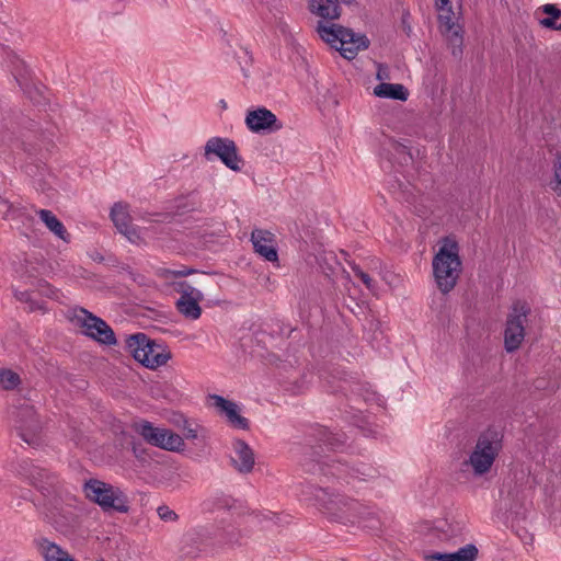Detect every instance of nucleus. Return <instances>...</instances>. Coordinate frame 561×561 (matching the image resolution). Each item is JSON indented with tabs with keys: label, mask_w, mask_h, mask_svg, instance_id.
Returning <instances> with one entry per match:
<instances>
[{
	"label": "nucleus",
	"mask_w": 561,
	"mask_h": 561,
	"mask_svg": "<svg viewBox=\"0 0 561 561\" xmlns=\"http://www.w3.org/2000/svg\"><path fill=\"white\" fill-rule=\"evenodd\" d=\"M131 451L138 460H140V461L147 460V457H148L147 449L142 446L141 443L133 442L131 443Z\"/></svg>",
	"instance_id": "42"
},
{
	"label": "nucleus",
	"mask_w": 561,
	"mask_h": 561,
	"mask_svg": "<svg viewBox=\"0 0 561 561\" xmlns=\"http://www.w3.org/2000/svg\"><path fill=\"white\" fill-rule=\"evenodd\" d=\"M234 457H231L233 468L243 474H248L253 470L255 459L254 453L249 444L243 439H234L232 443Z\"/></svg>",
	"instance_id": "20"
},
{
	"label": "nucleus",
	"mask_w": 561,
	"mask_h": 561,
	"mask_svg": "<svg viewBox=\"0 0 561 561\" xmlns=\"http://www.w3.org/2000/svg\"><path fill=\"white\" fill-rule=\"evenodd\" d=\"M350 265H351V268H352V271L354 272V274H355V276H356V277H359L360 272H364V271L359 267V265H357V264H355V263H350Z\"/></svg>",
	"instance_id": "53"
},
{
	"label": "nucleus",
	"mask_w": 561,
	"mask_h": 561,
	"mask_svg": "<svg viewBox=\"0 0 561 561\" xmlns=\"http://www.w3.org/2000/svg\"><path fill=\"white\" fill-rule=\"evenodd\" d=\"M210 543V537L205 528L187 530L180 540V552L183 557H196Z\"/></svg>",
	"instance_id": "16"
},
{
	"label": "nucleus",
	"mask_w": 561,
	"mask_h": 561,
	"mask_svg": "<svg viewBox=\"0 0 561 561\" xmlns=\"http://www.w3.org/2000/svg\"><path fill=\"white\" fill-rule=\"evenodd\" d=\"M22 379L20 375L11 369L2 368V389L14 390L21 385Z\"/></svg>",
	"instance_id": "34"
},
{
	"label": "nucleus",
	"mask_w": 561,
	"mask_h": 561,
	"mask_svg": "<svg viewBox=\"0 0 561 561\" xmlns=\"http://www.w3.org/2000/svg\"><path fill=\"white\" fill-rule=\"evenodd\" d=\"M540 25L546 27V28L558 31V25L559 24H557L556 19L547 16V18L540 20Z\"/></svg>",
	"instance_id": "46"
},
{
	"label": "nucleus",
	"mask_w": 561,
	"mask_h": 561,
	"mask_svg": "<svg viewBox=\"0 0 561 561\" xmlns=\"http://www.w3.org/2000/svg\"><path fill=\"white\" fill-rule=\"evenodd\" d=\"M149 352H146L147 355L144 356V366L149 369H156L162 365H165L167 362L171 358V352L168 347L156 340L149 337Z\"/></svg>",
	"instance_id": "25"
},
{
	"label": "nucleus",
	"mask_w": 561,
	"mask_h": 561,
	"mask_svg": "<svg viewBox=\"0 0 561 561\" xmlns=\"http://www.w3.org/2000/svg\"><path fill=\"white\" fill-rule=\"evenodd\" d=\"M458 250L456 242H451L449 248L445 243L433 259V273L443 294L449 293L457 284L461 267Z\"/></svg>",
	"instance_id": "6"
},
{
	"label": "nucleus",
	"mask_w": 561,
	"mask_h": 561,
	"mask_svg": "<svg viewBox=\"0 0 561 561\" xmlns=\"http://www.w3.org/2000/svg\"><path fill=\"white\" fill-rule=\"evenodd\" d=\"M309 489L318 510L331 522L354 524L369 515L368 508L354 499L329 488L311 485Z\"/></svg>",
	"instance_id": "1"
},
{
	"label": "nucleus",
	"mask_w": 561,
	"mask_h": 561,
	"mask_svg": "<svg viewBox=\"0 0 561 561\" xmlns=\"http://www.w3.org/2000/svg\"><path fill=\"white\" fill-rule=\"evenodd\" d=\"M14 297L16 298V300L21 301V302H26L27 299L31 297V294L28 290H14Z\"/></svg>",
	"instance_id": "49"
},
{
	"label": "nucleus",
	"mask_w": 561,
	"mask_h": 561,
	"mask_svg": "<svg viewBox=\"0 0 561 561\" xmlns=\"http://www.w3.org/2000/svg\"><path fill=\"white\" fill-rule=\"evenodd\" d=\"M221 105H222L224 108H226V106H227L226 102L224 100L221 101Z\"/></svg>",
	"instance_id": "57"
},
{
	"label": "nucleus",
	"mask_w": 561,
	"mask_h": 561,
	"mask_svg": "<svg viewBox=\"0 0 561 561\" xmlns=\"http://www.w3.org/2000/svg\"><path fill=\"white\" fill-rule=\"evenodd\" d=\"M128 206L122 202H117L111 208L110 217L116 229L128 240L133 241L136 237V230L130 222Z\"/></svg>",
	"instance_id": "22"
},
{
	"label": "nucleus",
	"mask_w": 561,
	"mask_h": 561,
	"mask_svg": "<svg viewBox=\"0 0 561 561\" xmlns=\"http://www.w3.org/2000/svg\"><path fill=\"white\" fill-rule=\"evenodd\" d=\"M83 492L85 497L98 504L103 512L126 514L130 510L126 493L111 483L92 478L84 482Z\"/></svg>",
	"instance_id": "5"
},
{
	"label": "nucleus",
	"mask_w": 561,
	"mask_h": 561,
	"mask_svg": "<svg viewBox=\"0 0 561 561\" xmlns=\"http://www.w3.org/2000/svg\"><path fill=\"white\" fill-rule=\"evenodd\" d=\"M2 66H5L10 73V82L16 84L24 95L36 106L48 104L47 88L34 83L32 71L24 59L9 47L2 45Z\"/></svg>",
	"instance_id": "3"
},
{
	"label": "nucleus",
	"mask_w": 561,
	"mask_h": 561,
	"mask_svg": "<svg viewBox=\"0 0 561 561\" xmlns=\"http://www.w3.org/2000/svg\"><path fill=\"white\" fill-rule=\"evenodd\" d=\"M80 312L83 314V318L78 317V321L84 328L83 333L85 336L107 346L117 344L113 329L103 319L84 308H81Z\"/></svg>",
	"instance_id": "12"
},
{
	"label": "nucleus",
	"mask_w": 561,
	"mask_h": 561,
	"mask_svg": "<svg viewBox=\"0 0 561 561\" xmlns=\"http://www.w3.org/2000/svg\"><path fill=\"white\" fill-rule=\"evenodd\" d=\"M368 289H371L375 285L374 279L366 272H360L358 277Z\"/></svg>",
	"instance_id": "47"
},
{
	"label": "nucleus",
	"mask_w": 561,
	"mask_h": 561,
	"mask_svg": "<svg viewBox=\"0 0 561 561\" xmlns=\"http://www.w3.org/2000/svg\"><path fill=\"white\" fill-rule=\"evenodd\" d=\"M352 2H353V0H339V4L340 3L351 4Z\"/></svg>",
	"instance_id": "56"
},
{
	"label": "nucleus",
	"mask_w": 561,
	"mask_h": 561,
	"mask_svg": "<svg viewBox=\"0 0 561 561\" xmlns=\"http://www.w3.org/2000/svg\"><path fill=\"white\" fill-rule=\"evenodd\" d=\"M554 185L551 183V188L558 192L561 188V151L557 154L554 161Z\"/></svg>",
	"instance_id": "40"
},
{
	"label": "nucleus",
	"mask_w": 561,
	"mask_h": 561,
	"mask_svg": "<svg viewBox=\"0 0 561 561\" xmlns=\"http://www.w3.org/2000/svg\"><path fill=\"white\" fill-rule=\"evenodd\" d=\"M25 304L27 305V309L30 312H33L36 310H45L44 304L39 302L37 300H34L32 297H30Z\"/></svg>",
	"instance_id": "45"
},
{
	"label": "nucleus",
	"mask_w": 561,
	"mask_h": 561,
	"mask_svg": "<svg viewBox=\"0 0 561 561\" xmlns=\"http://www.w3.org/2000/svg\"><path fill=\"white\" fill-rule=\"evenodd\" d=\"M242 55L237 56L238 62L241 67V70L245 77H248L245 67L250 66L252 64V56L247 49H242Z\"/></svg>",
	"instance_id": "43"
},
{
	"label": "nucleus",
	"mask_w": 561,
	"mask_h": 561,
	"mask_svg": "<svg viewBox=\"0 0 561 561\" xmlns=\"http://www.w3.org/2000/svg\"><path fill=\"white\" fill-rule=\"evenodd\" d=\"M173 285L174 290L180 293L181 297H188L190 295H194L196 291H198L186 280L175 282Z\"/></svg>",
	"instance_id": "39"
},
{
	"label": "nucleus",
	"mask_w": 561,
	"mask_h": 561,
	"mask_svg": "<svg viewBox=\"0 0 561 561\" xmlns=\"http://www.w3.org/2000/svg\"><path fill=\"white\" fill-rule=\"evenodd\" d=\"M251 242L254 252L268 262L278 261V252L275 247V234L265 229H254L251 233Z\"/></svg>",
	"instance_id": "17"
},
{
	"label": "nucleus",
	"mask_w": 561,
	"mask_h": 561,
	"mask_svg": "<svg viewBox=\"0 0 561 561\" xmlns=\"http://www.w3.org/2000/svg\"><path fill=\"white\" fill-rule=\"evenodd\" d=\"M529 305L524 300H516L507 314L504 345L508 353L519 348L525 337V323L530 313Z\"/></svg>",
	"instance_id": "8"
},
{
	"label": "nucleus",
	"mask_w": 561,
	"mask_h": 561,
	"mask_svg": "<svg viewBox=\"0 0 561 561\" xmlns=\"http://www.w3.org/2000/svg\"><path fill=\"white\" fill-rule=\"evenodd\" d=\"M247 127L256 134L274 133L283 128V123L266 107H256L248 111L245 116Z\"/></svg>",
	"instance_id": "13"
},
{
	"label": "nucleus",
	"mask_w": 561,
	"mask_h": 561,
	"mask_svg": "<svg viewBox=\"0 0 561 561\" xmlns=\"http://www.w3.org/2000/svg\"><path fill=\"white\" fill-rule=\"evenodd\" d=\"M50 270V265L43 257H30L25 259L22 264L21 276L28 284L31 280L47 275Z\"/></svg>",
	"instance_id": "28"
},
{
	"label": "nucleus",
	"mask_w": 561,
	"mask_h": 561,
	"mask_svg": "<svg viewBox=\"0 0 561 561\" xmlns=\"http://www.w3.org/2000/svg\"><path fill=\"white\" fill-rule=\"evenodd\" d=\"M410 16L409 12L404 13L402 15V25H403V30L404 32L407 33L408 36H410L411 32H412V28H411V25L409 24L408 22V18Z\"/></svg>",
	"instance_id": "51"
},
{
	"label": "nucleus",
	"mask_w": 561,
	"mask_h": 561,
	"mask_svg": "<svg viewBox=\"0 0 561 561\" xmlns=\"http://www.w3.org/2000/svg\"><path fill=\"white\" fill-rule=\"evenodd\" d=\"M19 128L18 147H21L30 156L36 154L42 147H46L50 142L46 133L41 130L38 124L32 118L22 117Z\"/></svg>",
	"instance_id": "11"
},
{
	"label": "nucleus",
	"mask_w": 561,
	"mask_h": 561,
	"mask_svg": "<svg viewBox=\"0 0 561 561\" xmlns=\"http://www.w3.org/2000/svg\"><path fill=\"white\" fill-rule=\"evenodd\" d=\"M149 336L146 333L138 332L126 336L125 350L133 358L144 366V356L149 352Z\"/></svg>",
	"instance_id": "24"
},
{
	"label": "nucleus",
	"mask_w": 561,
	"mask_h": 561,
	"mask_svg": "<svg viewBox=\"0 0 561 561\" xmlns=\"http://www.w3.org/2000/svg\"><path fill=\"white\" fill-rule=\"evenodd\" d=\"M38 294L50 299L58 298V289L51 286L49 283H47L43 289L41 288Z\"/></svg>",
	"instance_id": "44"
},
{
	"label": "nucleus",
	"mask_w": 561,
	"mask_h": 561,
	"mask_svg": "<svg viewBox=\"0 0 561 561\" xmlns=\"http://www.w3.org/2000/svg\"><path fill=\"white\" fill-rule=\"evenodd\" d=\"M478 548L473 543L461 547L456 552H435L425 557L426 561H474L478 557Z\"/></svg>",
	"instance_id": "27"
},
{
	"label": "nucleus",
	"mask_w": 561,
	"mask_h": 561,
	"mask_svg": "<svg viewBox=\"0 0 561 561\" xmlns=\"http://www.w3.org/2000/svg\"><path fill=\"white\" fill-rule=\"evenodd\" d=\"M184 437L187 439H195L197 438V430L192 428L190 425L184 427Z\"/></svg>",
	"instance_id": "50"
},
{
	"label": "nucleus",
	"mask_w": 561,
	"mask_h": 561,
	"mask_svg": "<svg viewBox=\"0 0 561 561\" xmlns=\"http://www.w3.org/2000/svg\"><path fill=\"white\" fill-rule=\"evenodd\" d=\"M121 273H126L129 279H131L135 284L139 286H147V277L140 273L133 271L128 265L122 266Z\"/></svg>",
	"instance_id": "37"
},
{
	"label": "nucleus",
	"mask_w": 561,
	"mask_h": 561,
	"mask_svg": "<svg viewBox=\"0 0 561 561\" xmlns=\"http://www.w3.org/2000/svg\"><path fill=\"white\" fill-rule=\"evenodd\" d=\"M558 31H561V23L558 25Z\"/></svg>",
	"instance_id": "58"
},
{
	"label": "nucleus",
	"mask_w": 561,
	"mask_h": 561,
	"mask_svg": "<svg viewBox=\"0 0 561 561\" xmlns=\"http://www.w3.org/2000/svg\"><path fill=\"white\" fill-rule=\"evenodd\" d=\"M209 398L213 401L214 407H216L221 414L226 415L228 422L234 428L249 430V420L239 414V407L234 402L227 400L219 394H211Z\"/></svg>",
	"instance_id": "19"
},
{
	"label": "nucleus",
	"mask_w": 561,
	"mask_h": 561,
	"mask_svg": "<svg viewBox=\"0 0 561 561\" xmlns=\"http://www.w3.org/2000/svg\"><path fill=\"white\" fill-rule=\"evenodd\" d=\"M136 431L148 444L164 450L178 451L184 445L179 434L171 430L154 427L149 421L137 423Z\"/></svg>",
	"instance_id": "10"
},
{
	"label": "nucleus",
	"mask_w": 561,
	"mask_h": 561,
	"mask_svg": "<svg viewBox=\"0 0 561 561\" xmlns=\"http://www.w3.org/2000/svg\"><path fill=\"white\" fill-rule=\"evenodd\" d=\"M540 10L542 13L547 14L549 18L552 19H560L561 18V10L557 7V4L553 3H547L540 7Z\"/></svg>",
	"instance_id": "41"
},
{
	"label": "nucleus",
	"mask_w": 561,
	"mask_h": 561,
	"mask_svg": "<svg viewBox=\"0 0 561 561\" xmlns=\"http://www.w3.org/2000/svg\"><path fill=\"white\" fill-rule=\"evenodd\" d=\"M204 157L211 161L218 158L228 169L239 172L243 165V159L238 152L236 142L230 138L211 137L204 146Z\"/></svg>",
	"instance_id": "9"
},
{
	"label": "nucleus",
	"mask_w": 561,
	"mask_h": 561,
	"mask_svg": "<svg viewBox=\"0 0 561 561\" xmlns=\"http://www.w3.org/2000/svg\"><path fill=\"white\" fill-rule=\"evenodd\" d=\"M503 432L495 426H489L482 431L476 442L474 447L484 453H491V456L497 458L503 448Z\"/></svg>",
	"instance_id": "21"
},
{
	"label": "nucleus",
	"mask_w": 561,
	"mask_h": 561,
	"mask_svg": "<svg viewBox=\"0 0 561 561\" xmlns=\"http://www.w3.org/2000/svg\"><path fill=\"white\" fill-rule=\"evenodd\" d=\"M197 271L191 267H183L181 270L163 268L160 275L164 278H179L195 274Z\"/></svg>",
	"instance_id": "36"
},
{
	"label": "nucleus",
	"mask_w": 561,
	"mask_h": 561,
	"mask_svg": "<svg viewBox=\"0 0 561 561\" xmlns=\"http://www.w3.org/2000/svg\"><path fill=\"white\" fill-rule=\"evenodd\" d=\"M30 483L43 494H49L58 484V477L45 468L32 466L27 473Z\"/></svg>",
	"instance_id": "23"
},
{
	"label": "nucleus",
	"mask_w": 561,
	"mask_h": 561,
	"mask_svg": "<svg viewBox=\"0 0 561 561\" xmlns=\"http://www.w3.org/2000/svg\"><path fill=\"white\" fill-rule=\"evenodd\" d=\"M36 213L41 220L54 234H56L61 240L69 242L70 234L67 232L64 224L53 214L51 210L39 209Z\"/></svg>",
	"instance_id": "32"
},
{
	"label": "nucleus",
	"mask_w": 561,
	"mask_h": 561,
	"mask_svg": "<svg viewBox=\"0 0 561 561\" xmlns=\"http://www.w3.org/2000/svg\"><path fill=\"white\" fill-rule=\"evenodd\" d=\"M55 561H76L70 554L69 552L67 551L64 556H61L60 558H57L56 557V560Z\"/></svg>",
	"instance_id": "54"
},
{
	"label": "nucleus",
	"mask_w": 561,
	"mask_h": 561,
	"mask_svg": "<svg viewBox=\"0 0 561 561\" xmlns=\"http://www.w3.org/2000/svg\"><path fill=\"white\" fill-rule=\"evenodd\" d=\"M157 513L160 519L163 522H176L179 519V515L168 505H160L157 508Z\"/></svg>",
	"instance_id": "38"
},
{
	"label": "nucleus",
	"mask_w": 561,
	"mask_h": 561,
	"mask_svg": "<svg viewBox=\"0 0 561 561\" xmlns=\"http://www.w3.org/2000/svg\"><path fill=\"white\" fill-rule=\"evenodd\" d=\"M333 379H337L336 385L330 386L332 392H341L344 396H355L362 398L364 401H369L374 398L375 393L370 391L367 383H363L357 380L354 376L346 373L336 371V375L332 376Z\"/></svg>",
	"instance_id": "14"
},
{
	"label": "nucleus",
	"mask_w": 561,
	"mask_h": 561,
	"mask_svg": "<svg viewBox=\"0 0 561 561\" xmlns=\"http://www.w3.org/2000/svg\"><path fill=\"white\" fill-rule=\"evenodd\" d=\"M317 32L322 41L339 50L341 56L347 60L354 59L358 51L367 49L370 45V41L365 34L355 33L352 28L342 25H325L319 21Z\"/></svg>",
	"instance_id": "4"
},
{
	"label": "nucleus",
	"mask_w": 561,
	"mask_h": 561,
	"mask_svg": "<svg viewBox=\"0 0 561 561\" xmlns=\"http://www.w3.org/2000/svg\"><path fill=\"white\" fill-rule=\"evenodd\" d=\"M1 203L2 207H7L3 218H15L22 215L23 208L18 201H10L7 197H2Z\"/></svg>",
	"instance_id": "35"
},
{
	"label": "nucleus",
	"mask_w": 561,
	"mask_h": 561,
	"mask_svg": "<svg viewBox=\"0 0 561 561\" xmlns=\"http://www.w3.org/2000/svg\"><path fill=\"white\" fill-rule=\"evenodd\" d=\"M47 283L48 282L45 280L43 276H41L34 280H31L28 284L34 288V290L38 293L41 288L43 289Z\"/></svg>",
	"instance_id": "48"
},
{
	"label": "nucleus",
	"mask_w": 561,
	"mask_h": 561,
	"mask_svg": "<svg viewBox=\"0 0 561 561\" xmlns=\"http://www.w3.org/2000/svg\"><path fill=\"white\" fill-rule=\"evenodd\" d=\"M33 543L45 561H55L56 557L60 558L67 552L59 545L48 540L45 537L35 538Z\"/></svg>",
	"instance_id": "33"
},
{
	"label": "nucleus",
	"mask_w": 561,
	"mask_h": 561,
	"mask_svg": "<svg viewBox=\"0 0 561 561\" xmlns=\"http://www.w3.org/2000/svg\"><path fill=\"white\" fill-rule=\"evenodd\" d=\"M448 4L449 0H435V7L438 11H445Z\"/></svg>",
	"instance_id": "52"
},
{
	"label": "nucleus",
	"mask_w": 561,
	"mask_h": 561,
	"mask_svg": "<svg viewBox=\"0 0 561 561\" xmlns=\"http://www.w3.org/2000/svg\"><path fill=\"white\" fill-rule=\"evenodd\" d=\"M301 466L306 472L331 476L347 484L354 480L366 481L375 478L376 476V470L365 463L350 466V463L342 458L322 461L321 456L317 450H312L310 458L305 459Z\"/></svg>",
	"instance_id": "2"
},
{
	"label": "nucleus",
	"mask_w": 561,
	"mask_h": 561,
	"mask_svg": "<svg viewBox=\"0 0 561 561\" xmlns=\"http://www.w3.org/2000/svg\"><path fill=\"white\" fill-rule=\"evenodd\" d=\"M438 23L443 34L449 35V42L453 45L451 54L458 57L462 54V30L461 26L454 22V11L449 3L445 11H439Z\"/></svg>",
	"instance_id": "15"
},
{
	"label": "nucleus",
	"mask_w": 561,
	"mask_h": 561,
	"mask_svg": "<svg viewBox=\"0 0 561 561\" xmlns=\"http://www.w3.org/2000/svg\"><path fill=\"white\" fill-rule=\"evenodd\" d=\"M13 417L18 436L32 448L41 447L43 425L34 407L24 402L15 409Z\"/></svg>",
	"instance_id": "7"
},
{
	"label": "nucleus",
	"mask_w": 561,
	"mask_h": 561,
	"mask_svg": "<svg viewBox=\"0 0 561 561\" xmlns=\"http://www.w3.org/2000/svg\"><path fill=\"white\" fill-rule=\"evenodd\" d=\"M374 94L382 99L407 101L409 98V90L400 83L381 82L374 88Z\"/></svg>",
	"instance_id": "30"
},
{
	"label": "nucleus",
	"mask_w": 561,
	"mask_h": 561,
	"mask_svg": "<svg viewBox=\"0 0 561 561\" xmlns=\"http://www.w3.org/2000/svg\"><path fill=\"white\" fill-rule=\"evenodd\" d=\"M310 437L318 443V447L324 446L328 450L336 451L341 450L346 443L345 434L342 432H332L325 426L316 425L310 434Z\"/></svg>",
	"instance_id": "18"
},
{
	"label": "nucleus",
	"mask_w": 561,
	"mask_h": 561,
	"mask_svg": "<svg viewBox=\"0 0 561 561\" xmlns=\"http://www.w3.org/2000/svg\"><path fill=\"white\" fill-rule=\"evenodd\" d=\"M324 3L312 0L309 10L322 19L337 20L341 16L339 0H322Z\"/></svg>",
	"instance_id": "31"
},
{
	"label": "nucleus",
	"mask_w": 561,
	"mask_h": 561,
	"mask_svg": "<svg viewBox=\"0 0 561 561\" xmlns=\"http://www.w3.org/2000/svg\"><path fill=\"white\" fill-rule=\"evenodd\" d=\"M405 150H407V147L404 145L399 144L397 146V151L398 152H405Z\"/></svg>",
	"instance_id": "55"
},
{
	"label": "nucleus",
	"mask_w": 561,
	"mask_h": 561,
	"mask_svg": "<svg viewBox=\"0 0 561 561\" xmlns=\"http://www.w3.org/2000/svg\"><path fill=\"white\" fill-rule=\"evenodd\" d=\"M496 458L491 456V453H484L482 449L473 447L469 455L468 460L463 461V466H470L476 476H483L488 473Z\"/></svg>",
	"instance_id": "26"
},
{
	"label": "nucleus",
	"mask_w": 561,
	"mask_h": 561,
	"mask_svg": "<svg viewBox=\"0 0 561 561\" xmlns=\"http://www.w3.org/2000/svg\"><path fill=\"white\" fill-rule=\"evenodd\" d=\"M203 298L201 291H196L188 297H180L175 304L178 311L186 319L196 320L202 314V308L198 301Z\"/></svg>",
	"instance_id": "29"
}]
</instances>
